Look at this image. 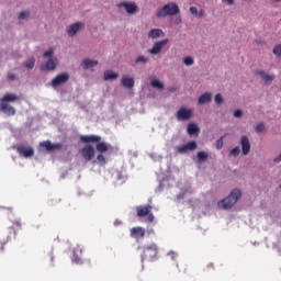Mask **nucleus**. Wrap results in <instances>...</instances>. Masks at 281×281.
<instances>
[{"label":"nucleus","instance_id":"obj_9","mask_svg":"<svg viewBox=\"0 0 281 281\" xmlns=\"http://www.w3.org/2000/svg\"><path fill=\"white\" fill-rule=\"evenodd\" d=\"M70 79V75L67 72H63L56 76V78H54L52 80V87L53 88H57L60 87L63 85H65L66 82H68Z\"/></svg>","mask_w":281,"mask_h":281},{"label":"nucleus","instance_id":"obj_21","mask_svg":"<svg viewBox=\"0 0 281 281\" xmlns=\"http://www.w3.org/2000/svg\"><path fill=\"white\" fill-rule=\"evenodd\" d=\"M187 134L190 136H199L200 134V128L195 123H189L187 125Z\"/></svg>","mask_w":281,"mask_h":281},{"label":"nucleus","instance_id":"obj_18","mask_svg":"<svg viewBox=\"0 0 281 281\" xmlns=\"http://www.w3.org/2000/svg\"><path fill=\"white\" fill-rule=\"evenodd\" d=\"M134 85V78L128 77L127 75H123V77H121V86H123L124 88L133 89Z\"/></svg>","mask_w":281,"mask_h":281},{"label":"nucleus","instance_id":"obj_25","mask_svg":"<svg viewBox=\"0 0 281 281\" xmlns=\"http://www.w3.org/2000/svg\"><path fill=\"white\" fill-rule=\"evenodd\" d=\"M116 78H119L117 72H114L112 70H105L104 71V81L115 80Z\"/></svg>","mask_w":281,"mask_h":281},{"label":"nucleus","instance_id":"obj_22","mask_svg":"<svg viewBox=\"0 0 281 281\" xmlns=\"http://www.w3.org/2000/svg\"><path fill=\"white\" fill-rule=\"evenodd\" d=\"M165 37V33L161 29H153L148 32V38H160Z\"/></svg>","mask_w":281,"mask_h":281},{"label":"nucleus","instance_id":"obj_35","mask_svg":"<svg viewBox=\"0 0 281 281\" xmlns=\"http://www.w3.org/2000/svg\"><path fill=\"white\" fill-rule=\"evenodd\" d=\"M240 155V148L239 147H233L229 151V156H234L235 158Z\"/></svg>","mask_w":281,"mask_h":281},{"label":"nucleus","instance_id":"obj_14","mask_svg":"<svg viewBox=\"0 0 281 281\" xmlns=\"http://www.w3.org/2000/svg\"><path fill=\"white\" fill-rule=\"evenodd\" d=\"M132 238L142 239L146 236V229L142 226H135L130 231Z\"/></svg>","mask_w":281,"mask_h":281},{"label":"nucleus","instance_id":"obj_39","mask_svg":"<svg viewBox=\"0 0 281 281\" xmlns=\"http://www.w3.org/2000/svg\"><path fill=\"white\" fill-rule=\"evenodd\" d=\"M53 54H54V50H53V48H50V49L44 52L43 56L45 58H52Z\"/></svg>","mask_w":281,"mask_h":281},{"label":"nucleus","instance_id":"obj_13","mask_svg":"<svg viewBox=\"0 0 281 281\" xmlns=\"http://www.w3.org/2000/svg\"><path fill=\"white\" fill-rule=\"evenodd\" d=\"M240 146H241V155L243 156H248L250 154V142L249 138L245 135L241 136L240 138Z\"/></svg>","mask_w":281,"mask_h":281},{"label":"nucleus","instance_id":"obj_26","mask_svg":"<svg viewBox=\"0 0 281 281\" xmlns=\"http://www.w3.org/2000/svg\"><path fill=\"white\" fill-rule=\"evenodd\" d=\"M190 13L193 14L196 19H202L204 16V11H199L196 7H190Z\"/></svg>","mask_w":281,"mask_h":281},{"label":"nucleus","instance_id":"obj_51","mask_svg":"<svg viewBox=\"0 0 281 281\" xmlns=\"http://www.w3.org/2000/svg\"><path fill=\"white\" fill-rule=\"evenodd\" d=\"M173 91H175V88H171V89H170V92H173Z\"/></svg>","mask_w":281,"mask_h":281},{"label":"nucleus","instance_id":"obj_4","mask_svg":"<svg viewBox=\"0 0 281 281\" xmlns=\"http://www.w3.org/2000/svg\"><path fill=\"white\" fill-rule=\"evenodd\" d=\"M179 13V7L176 3H168L156 13L159 19L167 18L168 15H175Z\"/></svg>","mask_w":281,"mask_h":281},{"label":"nucleus","instance_id":"obj_15","mask_svg":"<svg viewBox=\"0 0 281 281\" xmlns=\"http://www.w3.org/2000/svg\"><path fill=\"white\" fill-rule=\"evenodd\" d=\"M58 65V60L56 58H48L46 64H42L41 70L42 71H52L55 70Z\"/></svg>","mask_w":281,"mask_h":281},{"label":"nucleus","instance_id":"obj_48","mask_svg":"<svg viewBox=\"0 0 281 281\" xmlns=\"http://www.w3.org/2000/svg\"><path fill=\"white\" fill-rule=\"evenodd\" d=\"M227 4L233 5L234 1H227Z\"/></svg>","mask_w":281,"mask_h":281},{"label":"nucleus","instance_id":"obj_40","mask_svg":"<svg viewBox=\"0 0 281 281\" xmlns=\"http://www.w3.org/2000/svg\"><path fill=\"white\" fill-rule=\"evenodd\" d=\"M215 103L216 104L223 103V95L222 94H220V93L215 94Z\"/></svg>","mask_w":281,"mask_h":281},{"label":"nucleus","instance_id":"obj_1","mask_svg":"<svg viewBox=\"0 0 281 281\" xmlns=\"http://www.w3.org/2000/svg\"><path fill=\"white\" fill-rule=\"evenodd\" d=\"M21 97L14 93H5L1 99L0 111L8 116H14L16 111L9 103L20 102Z\"/></svg>","mask_w":281,"mask_h":281},{"label":"nucleus","instance_id":"obj_38","mask_svg":"<svg viewBox=\"0 0 281 281\" xmlns=\"http://www.w3.org/2000/svg\"><path fill=\"white\" fill-rule=\"evenodd\" d=\"M272 54H274L277 57H281V44L277 45V46L272 49Z\"/></svg>","mask_w":281,"mask_h":281},{"label":"nucleus","instance_id":"obj_42","mask_svg":"<svg viewBox=\"0 0 281 281\" xmlns=\"http://www.w3.org/2000/svg\"><path fill=\"white\" fill-rule=\"evenodd\" d=\"M15 75L14 74H8V80H10V81H14L15 80Z\"/></svg>","mask_w":281,"mask_h":281},{"label":"nucleus","instance_id":"obj_33","mask_svg":"<svg viewBox=\"0 0 281 281\" xmlns=\"http://www.w3.org/2000/svg\"><path fill=\"white\" fill-rule=\"evenodd\" d=\"M20 21H24L30 19V11H21L20 15L18 16Z\"/></svg>","mask_w":281,"mask_h":281},{"label":"nucleus","instance_id":"obj_8","mask_svg":"<svg viewBox=\"0 0 281 281\" xmlns=\"http://www.w3.org/2000/svg\"><path fill=\"white\" fill-rule=\"evenodd\" d=\"M119 9L121 11H125L127 12V14L133 15L136 14L138 12V7L136 3H132V2H120L117 4Z\"/></svg>","mask_w":281,"mask_h":281},{"label":"nucleus","instance_id":"obj_24","mask_svg":"<svg viewBox=\"0 0 281 281\" xmlns=\"http://www.w3.org/2000/svg\"><path fill=\"white\" fill-rule=\"evenodd\" d=\"M212 102V93L205 92L204 94H201L199 98V104L204 105Z\"/></svg>","mask_w":281,"mask_h":281},{"label":"nucleus","instance_id":"obj_32","mask_svg":"<svg viewBox=\"0 0 281 281\" xmlns=\"http://www.w3.org/2000/svg\"><path fill=\"white\" fill-rule=\"evenodd\" d=\"M265 130H266L265 123H262V122L257 123V125L255 127L256 133H258V134L263 133Z\"/></svg>","mask_w":281,"mask_h":281},{"label":"nucleus","instance_id":"obj_16","mask_svg":"<svg viewBox=\"0 0 281 281\" xmlns=\"http://www.w3.org/2000/svg\"><path fill=\"white\" fill-rule=\"evenodd\" d=\"M41 147L47 151L60 150L63 145L60 143L52 144L50 140H44L41 143Z\"/></svg>","mask_w":281,"mask_h":281},{"label":"nucleus","instance_id":"obj_41","mask_svg":"<svg viewBox=\"0 0 281 281\" xmlns=\"http://www.w3.org/2000/svg\"><path fill=\"white\" fill-rule=\"evenodd\" d=\"M233 116L241 117L243 116V111L241 110H236L235 112H233Z\"/></svg>","mask_w":281,"mask_h":281},{"label":"nucleus","instance_id":"obj_52","mask_svg":"<svg viewBox=\"0 0 281 281\" xmlns=\"http://www.w3.org/2000/svg\"><path fill=\"white\" fill-rule=\"evenodd\" d=\"M222 1H234V0H222Z\"/></svg>","mask_w":281,"mask_h":281},{"label":"nucleus","instance_id":"obj_3","mask_svg":"<svg viewBox=\"0 0 281 281\" xmlns=\"http://www.w3.org/2000/svg\"><path fill=\"white\" fill-rule=\"evenodd\" d=\"M157 256H158V246L153 243L144 247L143 255H140V260L153 262L157 258Z\"/></svg>","mask_w":281,"mask_h":281},{"label":"nucleus","instance_id":"obj_34","mask_svg":"<svg viewBox=\"0 0 281 281\" xmlns=\"http://www.w3.org/2000/svg\"><path fill=\"white\" fill-rule=\"evenodd\" d=\"M25 67H26L29 70L34 69V67H35V58L29 59V60L25 63Z\"/></svg>","mask_w":281,"mask_h":281},{"label":"nucleus","instance_id":"obj_50","mask_svg":"<svg viewBox=\"0 0 281 281\" xmlns=\"http://www.w3.org/2000/svg\"><path fill=\"white\" fill-rule=\"evenodd\" d=\"M0 250H1V251H3V250H4V247H3V246H1V247H0Z\"/></svg>","mask_w":281,"mask_h":281},{"label":"nucleus","instance_id":"obj_37","mask_svg":"<svg viewBox=\"0 0 281 281\" xmlns=\"http://www.w3.org/2000/svg\"><path fill=\"white\" fill-rule=\"evenodd\" d=\"M97 161H98V164H99L100 166H105V164H106L105 156H103V155H98Z\"/></svg>","mask_w":281,"mask_h":281},{"label":"nucleus","instance_id":"obj_23","mask_svg":"<svg viewBox=\"0 0 281 281\" xmlns=\"http://www.w3.org/2000/svg\"><path fill=\"white\" fill-rule=\"evenodd\" d=\"M81 66L83 70H89L95 66H98V60L94 59H82Z\"/></svg>","mask_w":281,"mask_h":281},{"label":"nucleus","instance_id":"obj_30","mask_svg":"<svg viewBox=\"0 0 281 281\" xmlns=\"http://www.w3.org/2000/svg\"><path fill=\"white\" fill-rule=\"evenodd\" d=\"M226 136H227V134H225L224 136H221V138L216 140L215 147H216L217 150L223 149V146H224V138H225Z\"/></svg>","mask_w":281,"mask_h":281},{"label":"nucleus","instance_id":"obj_2","mask_svg":"<svg viewBox=\"0 0 281 281\" xmlns=\"http://www.w3.org/2000/svg\"><path fill=\"white\" fill-rule=\"evenodd\" d=\"M243 198V192L239 189H233L231 191V194L227 195L225 199H222L217 205L222 206L224 210H229L233 207L238 200Z\"/></svg>","mask_w":281,"mask_h":281},{"label":"nucleus","instance_id":"obj_43","mask_svg":"<svg viewBox=\"0 0 281 281\" xmlns=\"http://www.w3.org/2000/svg\"><path fill=\"white\" fill-rule=\"evenodd\" d=\"M13 225L21 229L22 223L20 220L13 222Z\"/></svg>","mask_w":281,"mask_h":281},{"label":"nucleus","instance_id":"obj_27","mask_svg":"<svg viewBox=\"0 0 281 281\" xmlns=\"http://www.w3.org/2000/svg\"><path fill=\"white\" fill-rule=\"evenodd\" d=\"M209 159V153L207 151H199L196 153V160L199 162L207 161Z\"/></svg>","mask_w":281,"mask_h":281},{"label":"nucleus","instance_id":"obj_49","mask_svg":"<svg viewBox=\"0 0 281 281\" xmlns=\"http://www.w3.org/2000/svg\"><path fill=\"white\" fill-rule=\"evenodd\" d=\"M75 262L80 263V259H75Z\"/></svg>","mask_w":281,"mask_h":281},{"label":"nucleus","instance_id":"obj_36","mask_svg":"<svg viewBox=\"0 0 281 281\" xmlns=\"http://www.w3.org/2000/svg\"><path fill=\"white\" fill-rule=\"evenodd\" d=\"M183 63L186 66H193L194 59L191 56H187L184 57Z\"/></svg>","mask_w":281,"mask_h":281},{"label":"nucleus","instance_id":"obj_11","mask_svg":"<svg viewBox=\"0 0 281 281\" xmlns=\"http://www.w3.org/2000/svg\"><path fill=\"white\" fill-rule=\"evenodd\" d=\"M81 155L85 161H91L92 158L95 156V149L92 146L87 145L81 149Z\"/></svg>","mask_w":281,"mask_h":281},{"label":"nucleus","instance_id":"obj_5","mask_svg":"<svg viewBox=\"0 0 281 281\" xmlns=\"http://www.w3.org/2000/svg\"><path fill=\"white\" fill-rule=\"evenodd\" d=\"M194 110L192 108H180L178 112H176V119L179 122H188L193 117Z\"/></svg>","mask_w":281,"mask_h":281},{"label":"nucleus","instance_id":"obj_12","mask_svg":"<svg viewBox=\"0 0 281 281\" xmlns=\"http://www.w3.org/2000/svg\"><path fill=\"white\" fill-rule=\"evenodd\" d=\"M198 149V143L191 140L190 143L184 144L183 146L178 147V153L180 155L187 154L188 151H193Z\"/></svg>","mask_w":281,"mask_h":281},{"label":"nucleus","instance_id":"obj_45","mask_svg":"<svg viewBox=\"0 0 281 281\" xmlns=\"http://www.w3.org/2000/svg\"><path fill=\"white\" fill-rule=\"evenodd\" d=\"M120 225H122V221L115 220L114 221V226H120Z\"/></svg>","mask_w":281,"mask_h":281},{"label":"nucleus","instance_id":"obj_31","mask_svg":"<svg viewBox=\"0 0 281 281\" xmlns=\"http://www.w3.org/2000/svg\"><path fill=\"white\" fill-rule=\"evenodd\" d=\"M148 63V58L144 55H139L137 59H135V64H143L146 65Z\"/></svg>","mask_w":281,"mask_h":281},{"label":"nucleus","instance_id":"obj_28","mask_svg":"<svg viewBox=\"0 0 281 281\" xmlns=\"http://www.w3.org/2000/svg\"><path fill=\"white\" fill-rule=\"evenodd\" d=\"M150 87L154 89L164 90V83H161V81L158 79H153V81H150Z\"/></svg>","mask_w":281,"mask_h":281},{"label":"nucleus","instance_id":"obj_20","mask_svg":"<svg viewBox=\"0 0 281 281\" xmlns=\"http://www.w3.org/2000/svg\"><path fill=\"white\" fill-rule=\"evenodd\" d=\"M80 139L85 144L100 143L101 142V136H99V135H82Z\"/></svg>","mask_w":281,"mask_h":281},{"label":"nucleus","instance_id":"obj_46","mask_svg":"<svg viewBox=\"0 0 281 281\" xmlns=\"http://www.w3.org/2000/svg\"><path fill=\"white\" fill-rule=\"evenodd\" d=\"M274 161H276V162H280V161H281V154H280V157H277V158L274 159Z\"/></svg>","mask_w":281,"mask_h":281},{"label":"nucleus","instance_id":"obj_47","mask_svg":"<svg viewBox=\"0 0 281 281\" xmlns=\"http://www.w3.org/2000/svg\"><path fill=\"white\" fill-rule=\"evenodd\" d=\"M11 231H13V236H16V233L13 227H10Z\"/></svg>","mask_w":281,"mask_h":281},{"label":"nucleus","instance_id":"obj_29","mask_svg":"<svg viewBox=\"0 0 281 281\" xmlns=\"http://www.w3.org/2000/svg\"><path fill=\"white\" fill-rule=\"evenodd\" d=\"M97 150L100 154L106 153L108 151V145L106 143H98L97 144Z\"/></svg>","mask_w":281,"mask_h":281},{"label":"nucleus","instance_id":"obj_17","mask_svg":"<svg viewBox=\"0 0 281 281\" xmlns=\"http://www.w3.org/2000/svg\"><path fill=\"white\" fill-rule=\"evenodd\" d=\"M256 75H259L262 81L266 82V85L272 83L276 79L274 75H268L265 70H256Z\"/></svg>","mask_w":281,"mask_h":281},{"label":"nucleus","instance_id":"obj_44","mask_svg":"<svg viewBox=\"0 0 281 281\" xmlns=\"http://www.w3.org/2000/svg\"><path fill=\"white\" fill-rule=\"evenodd\" d=\"M181 22H182V19H180V16L175 20L176 25H179Z\"/></svg>","mask_w":281,"mask_h":281},{"label":"nucleus","instance_id":"obj_10","mask_svg":"<svg viewBox=\"0 0 281 281\" xmlns=\"http://www.w3.org/2000/svg\"><path fill=\"white\" fill-rule=\"evenodd\" d=\"M169 43L168 38L161 40L159 42L154 43L153 48L148 49V54L150 55H158L161 53L164 46H167Z\"/></svg>","mask_w":281,"mask_h":281},{"label":"nucleus","instance_id":"obj_19","mask_svg":"<svg viewBox=\"0 0 281 281\" xmlns=\"http://www.w3.org/2000/svg\"><path fill=\"white\" fill-rule=\"evenodd\" d=\"M82 27H85V23H81V22H77L69 25L68 35L74 37L78 33V31Z\"/></svg>","mask_w":281,"mask_h":281},{"label":"nucleus","instance_id":"obj_6","mask_svg":"<svg viewBox=\"0 0 281 281\" xmlns=\"http://www.w3.org/2000/svg\"><path fill=\"white\" fill-rule=\"evenodd\" d=\"M136 211H137V216L139 218L148 216V222L149 223L154 222V215L151 213V211H153V206L151 205H149V204L147 206L139 205V206L136 207Z\"/></svg>","mask_w":281,"mask_h":281},{"label":"nucleus","instance_id":"obj_7","mask_svg":"<svg viewBox=\"0 0 281 281\" xmlns=\"http://www.w3.org/2000/svg\"><path fill=\"white\" fill-rule=\"evenodd\" d=\"M16 153L23 158H32L35 155L34 147H30L22 144L16 146Z\"/></svg>","mask_w":281,"mask_h":281}]
</instances>
